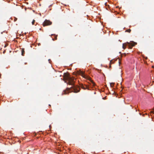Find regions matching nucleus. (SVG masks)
<instances>
[{
	"label": "nucleus",
	"mask_w": 154,
	"mask_h": 154,
	"mask_svg": "<svg viewBox=\"0 0 154 154\" xmlns=\"http://www.w3.org/2000/svg\"><path fill=\"white\" fill-rule=\"evenodd\" d=\"M81 87L82 88L85 90L88 88L86 86H85V87L83 85H81Z\"/></svg>",
	"instance_id": "5"
},
{
	"label": "nucleus",
	"mask_w": 154,
	"mask_h": 154,
	"mask_svg": "<svg viewBox=\"0 0 154 154\" xmlns=\"http://www.w3.org/2000/svg\"><path fill=\"white\" fill-rule=\"evenodd\" d=\"M140 115H141V114L140 113Z\"/></svg>",
	"instance_id": "14"
},
{
	"label": "nucleus",
	"mask_w": 154,
	"mask_h": 154,
	"mask_svg": "<svg viewBox=\"0 0 154 154\" xmlns=\"http://www.w3.org/2000/svg\"><path fill=\"white\" fill-rule=\"evenodd\" d=\"M151 112H152V113H153V114H154V112L151 111Z\"/></svg>",
	"instance_id": "11"
},
{
	"label": "nucleus",
	"mask_w": 154,
	"mask_h": 154,
	"mask_svg": "<svg viewBox=\"0 0 154 154\" xmlns=\"http://www.w3.org/2000/svg\"><path fill=\"white\" fill-rule=\"evenodd\" d=\"M52 24V22L49 20H45L43 23V25L44 26H46L50 25Z\"/></svg>",
	"instance_id": "4"
},
{
	"label": "nucleus",
	"mask_w": 154,
	"mask_h": 154,
	"mask_svg": "<svg viewBox=\"0 0 154 154\" xmlns=\"http://www.w3.org/2000/svg\"><path fill=\"white\" fill-rule=\"evenodd\" d=\"M137 44L136 42L133 41H131L130 42H127L126 43H123L122 45V48L124 49L126 48V46H127L128 47V48L131 49L132 47L135 46Z\"/></svg>",
	"instance_id": "2"
},
{
	"label": "nucleus",
	"mask_w": 154,
	"mask_h": 154,
	"mask_svg": "<svg viewBox=\"0 0 154 154\" xmlns=\"http://www.w3.org/2000/svg\"><path fill=\"white\" fill-rule=\"evenodd\" d=\"M66 79L68 82V83L69 85H73V86L71 88H67L66 90H64L63 93L64 94H67L69 93L71 91L72 92L74 93H77L79 92L80 90V88L79 86H75L74 85L75 83V79L73 77H71L69 76H67Z\"/></svg>",
	"instance_id": "1"
},
{
	"label": "nucleus",
	"mask_w": 154,
	"mask_h": 154,
	"mask_svg": "<svg viewBox=\"0 0 154 154\" xmlns=\"http://www.w3.org/2000/svg\"><path fill=\"white\" fill-rule=\"evenodd\" d=\"M52 36H54V39L52 38V39L53 40H57V35H52Z\"/></svg>",
	"instance_id": "7"
},
{
	"label": "nucleus",
	"mask_w": 154,
	"mask_h": 154,
	"mask_svg": "<svg viewBox=\"0 0 154 154\" xmlns=\"http://www.w3.org/2000/svg\"><path fill=\"white\" fill-rule=\"evenodd\" d=\"M22 56H24V54L25 53L24 49L23 48L22 50Z\"/></svg>",
	"instance_id": "6"
},
{
	"label": "nucleus",
	"mask_w": 154,
	"mask_h": 154,
	"mask_svg": "<svg viewBox=\"0 0 154 154\" xmlns=\"http://www.w3.org/2000/svg\"><path fill=\"white\" fill-rule=\"evenodd\" d=\"M152 68H153V67H154V66H152Z\"/></svg>",
	"instance_id": "13"
},
{
	"label": "nucleus",
	"mask_w": 154,
	"mask_h": 154,
	"mask_svg": "<svg viewBox=\"0 0 154 154\" xmlns=\"http://www.w3.org/2000/svg\"><path fill=\"white\" fill-rule=\"evenodd\" d=\"M25 63V64H27L26 63Z\"/></svg>",
	"instance_id": "12"
},
{
	"label": "nucleus",
	"mask_w": 154,
	"mask_h": 154,
	"mask_svg": "<svg viewBox=\"0 0 154 154\" xmlns=\"http://www.w3.org/2000/svg\"><path fill=\"white\" fill-rule=\"evenodd\" d=\"M131 31V29H127L126 31V32H127L129 33Z\"/></svg>",
	"instance_id": "8"
},
{
	"label": "nucleus",
	"mask_w": 154,
	"mask_h": 154,
	"mask_svg": "<svg viewBox=\"0 0 154 154\" xmlns=\"http://www.w3.org/2000/svg\"><path fill=\"white\" fill-rule=\"evenodd\" d=\"M78 74L81 75L84 78L88 79L91 82L93 83V85L94 86L95 85L94 83V82H93L91 79V78L90 77L86 76L85 75L84 72L81 71H80L78 72Z\"/></svg>",
	"instance_id": "3"
},
{
	"label": "nucleus",
	"mask_w": 154,
	"mask_h": 154,
	"mask_svg": "<svg viewBox=\"0 0 154 154\" xmlns=\"http://www.w3.org/2000/svg\"><path fill=\"white\" fill-rule=\"evenodd\" d=\"M35 22V20H33L32 22V25H34Z\"/></svg>",
	"instance_id": "9"
},
{
	"label": "nucleus",
	"mask_w": 154,
	"mask_h": 154,
	"mask_svg": "<svg viewBox=\"0 0 154 154\" xmlns=\"http://www.w3.org/2000/svg\"><path fill=\"white\" fill-rule=\"evenodd\" d=\"M17 20V18H15L14 19V21H16Z\"/></svg>",
	"instance_id": "10"
}]
</instances>
